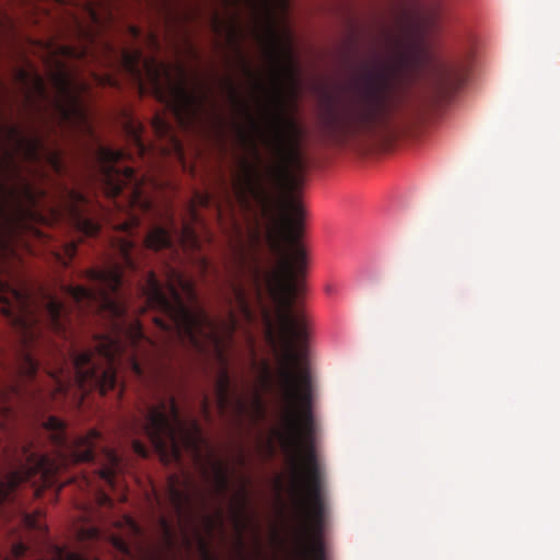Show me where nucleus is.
<instances>
[{
  "instance_id": "obj_1",
  "label": "nucleus",
  "mask_w": 560,
  "mask_h": 560,
  "mask_svg": "<svg viewBox=\"0 0 560 560\" xmlns=\"http://www.w3.org/2000/svg\"><path fill=\"white\" fill-rule=\"evenodd\" d=\"M93 268V317L105 331L93 340V389L102 395L117 384V366L128 361L148 390L133 420L136 430L151 442L163 460L179 462L184 452L199 458L205 444L197 420L185 422L171 393L163 357L173 343L214 357L221 370L214 394L224 413L236 400L228 371V350L243 325H258L277 362L276 389L282 405L277 439L289 462L288 492L298 518V555L301 560H327L324 533L328 515L325 472L315 447L316 420L313 384L302 364L308 338L307 318L295 300L303 291L306 253H271L273 265H262L257 253H231L222 287L225 314L211 317L199 304L194 283L173 267L166 268L165 285L153 271L139 287L144 304L133 313H159L153 323L160 332L149 338L138 318L129 314L121 292L125 270L138 268L135 253H117Z\"/></svg>"
},
{
  "instance_id": "obj_2",
  "label": "nucleus",
  "mask_w": 560,
  "mask_h": 560,
  "mask_svg": "<svg viewBox=\"0 0 560 560\" xmlns=\"http://www.w3.org/2000/svg\"><path fill=\"white\" fill-rule=\"evenodd\" d=\"M441 14L440 7H433L423 12H404L399 16L395 65L365 67L348 93L323 106L319 125L327 141L343 147L353 139L385 129L392 117V90L398 73L427 75L443 96L464 84L470 56L445 55L432 43Z\"/></svg>"
},
{
  "instance_id": "obj_3",
  "label": "nucleus",
  "mask_w": 560,
  "mask_h": 560,
  "mask_svg": "<svg viewBox=\"0 0 560 560\" xmlns=\"http://www.w3.org/2000/svg\"><path fill=\"white\" fill-rule=\"evenodd\" d=\"M14 81L24 95L25 106L34 108L44 121L48 118L65 128H90L89 114L82 100L89 84L63 61H55L48 78L52 89L49 94L45 80L31 62L15 67Z\"/></svg>"
},
{
  "instance_id": "obj_4",
  "label": "nucleus",
  "mask_w": 560,
  "mask_h": 560,
  "mask_svg": "<svg viewBox=\"0 0 560 560\" xmlns=\"http://www.w3.org/2000/svg\"><path fill=\"white\" fill-rule=\"evenodd\" d=\"M58 469V465L48 456L32 450L31 445L22 447V457L19 466L5 471L0 479V502L11 500V494L23 482L33 478L48 479Z\"/></svg>"
},
{
  "instance_id": "obj_5",
  "label": "nucleus",
  "mask_w": 560,
  "mask_h": 560,
  "mask_svg": "<svg viewBox=\"0 0 560 560\" xmlns=\"http://www.w3.org/2000/svg\"><path fill=\"white\" fill-rule=\"evenodd\" d=\"M45 428L51 433V439L65 458L63 462L85 463L92 462L95 457L96 444L101 439V433L92 429L88 434L78 436L72 441L68 440L66 434V425L62 420L55 416H50Z\"/></svg>"
},
{
  "instance_id": "obj_6",
  "label": "nucleus",
  "mask_w": 560,
  "mask_h": 560,
  "mask_svg": "<svg viewBox=\"0 0 560 560\" xmlns=\"http://www.w3.org/2000/svg\"><path fill=\"white\" fill-rule=\"evenodd\" d=\"M159 77L160 70L155 69L153 71V89L156 96L166 103L178 120L195 119L203 104L205 95L189 91L184 82L171 84L168 95H165Z\"/></svg>"
},
{
  "instance_id": "obj_7",
  "label": "nucleus",
  "mask_w": 560,
  "mask_h": 560,
  "mask_svg": "<svg viewBox=\"0 0 560 560\" xmlns=\"http://www.w3.org/2000/svg\"><path fill=\"white\" fill-rule=\"evenodd\" d=\"M7 135L9 140L13 143L14 152L20 154L25 162L35 164L47 162L57 172L61 171L62 165L59 153L49 149L37 132L25 136L16 126H9L7 128Z\"/></svg>"
},
{
  "instance_id": "obj_8",
  "label": "nucleus",
  "mask_w": 560,
  "mask_h": 560,
  "mask_svg": "<svg viewBox=\"0 0 560 560\" xmlns=\"http://www.w3.org/2000/svg\"><path fill=\"white\" fill-rule=\"evenodd\" d=\"M255 4L260 3L262 8L265 9L266 13L268 14V18L270 20L269 25V36H270V58H272L275 61H279L280 57H284L287 59V67L289 70L292 68V46H291V35L289 31H284L283 34H279L273 25V19L271 16V1L272 0H252ZM280 5L283 9H287L288 7V0H279Z\"/></svg>"
},
{
  "instance_id": "obj_9",
  "label": "nucleus",
  "mask_w": 560,
  "mask_h": 560,
  "mask_svg": "<svg viewBox=\"0 0 560 560\" xmlns=\"http://www.w3.org/2000/svg\"><path fill=\"white\" fill-rule=\"evenodd\" d=\"M71 217L74 228L84 236H96L101 231V225L95 220L86 217L79 208L71 209Z\"/></svg>"
},
{
  "instance_id": "obj_10",
  "label": "nucleus",
  "mask_w": 560,
  "mask_h": 560,
  "mask_svg": "<svg viewBox=\"0 0 560 560\" xmlns=\"http://www.w3.org/2000/svg\"><path fill=\"white\" fill-rule=\"evenodd\" d=\"M144 246L152 250L170 248L173 246L172 236L165 228L154 226L145 235Z\"/></svg>"
},
{
  "instance_id": "obj_11",
  "label": "nucleus",
  "mask_w": 560,
  "mask_h": 560,
  "mask_svg": "<svg viewBox=\"0 0 560 560\" xmlns=\"http://www.w3.org/2000/svg\"><path fill=\"white\" fill-rule=\"evenodd\" d=\"M121 66L135 81L138 82L142 89V72L139 68L141 61V52L139 50L129 51L122 50L120 54Z\"/></svg>"
},
{
  "instance_id": "obj_12",
  "label": "nucleus",
  "mask_w": 560,
  "mask_h": 560,
  "mask_svg": "<svg viewBox=\"0 0 560 560\" xmlns=\"http://www.w3.org/2000/svg\"><path fill=\"white\" fill-rule=\"evenodd\" d=\"M106 457L108 464L102 469H100V478L108 486L114 487L116 482V476L120 466V458L116 454V452L112 450H107Z\"/></svg>"
},
{
  "instance_id": "obj_13",
  "label": "nucleus",
  "mask_w": 560,
  "mask_h": 560,
  "mask_svg": "<svg viewBox=\"0 0 560 560\" xmlns=\"http://www.w3.org/2000/svg\"><path fill=\"white\" fill-rule=\"evenodd\" d=\"M212 480L218 493H224L229 488V475L221 462H212Z\"/></svg>"
},
{
  "instance_id": "obj_14",
  "label": "nucleus",
  "mask_w": 560,
  "mask_h": 560,
  "mask_svg": "<svg viewBox=\"0 0 560 560\" xmlns=\"http://www.w3.org/2000/svg\"><path fill=\"white\" fill-rule=\"evenodd\" d=\"M60 52L62 56L69 59L82 60L89 57L90 47H73V46H62L60 47Z\"/></svg>"
},
{
  "instance_id": "obj_15",
  "label": "nucleus",
  "mask_w": 560,
  "mask_h": 560,
  "mask_svg": "<svg viewBox=\"0 0 560 560\" xmlns=\"http://www.w3.org/2000/svg\"><path fill=\"white\" fill-rule=\"evenodd\" d=\"M226 86H228V90H229V94H230V98L231 101L238 107H241L246 114H248V108L247 106L243 103V101L241 100L240 95H238V92L234 85V83L232 81H228L226 82Z\"/></svg>"
},
{
  "instance_id": "obj_16",
  "label": "nucleus",
  "mask_w": 560,
  "mask_h": 560,
  "mask_svg": "<svg viewBox=\"0 0 560 560\" xmlns=\"http://www.w3.org/2000/svg\"><path fill=\"white\" fill-rule=\"evenodd\" d=\"M21 188L25 201L34 203L36 201V194L33 186L26 179L21 178Z\"/></svg>"
},
{
  "instance_id": "obj_17",
  "label": "nucleus",
  "mask_w": 560,
  "mask_h": 560,
  "mask_svg": "<svg viewBox=\"0 0 560 560\" xmlns=\"http://www.w3.org/2000/svg\"><path fill=\"white\" fill-rule=\"evenodd\" d=\"M132 450L133 452L140 456V457H148L149 456V450L148 447L145 446V444H143L141 441L139 440H133L132 441Z\"/></svg>"
},
{
  "instance_id": "obj_18",
  "label": "nucleus",
  "mask_w": 560,
  "mask_h": 560,
  "mask_svg": "<svg viewBox=\"0 0 560 560\" xmlns=\"http://www.w3.org/2000/svg\"><path fill=\"white\" fill-rule=\"evenodd\" d=\"M182 236H183V238L190 242L192 245H195L197 243L195 233L188 224H184L183 230H182Z\"/></svg>"
},
{
  "instance_id": "obj_19",
  "label": "nucleus",
  "mask_w": 560,
  "mask_h": 560,
  "mask_svg": "<svg viewBox=\"0 0 560 560\" xmlns=\"http://www.w3.org/2000/svg\"><path fill=\"white\" fill-rule=\"evenodd\" d=\"M154 127H155L156 132H159L161 135L168 132V129H170L168 124L166 121H164L162 118H160L159 116H156L154 119Z\"/></svg>"
},
{
  "instance_id": "obj_20",
  "label": "nucleus",
  "mask_w": 560,
  "mask_h": 560,
  "mask_svg": "<svg viewBox=\"0 0 560 560\" xmlns=\"http://www.w3.org/2000/svg\"><path fill=\"white\" fill-rule=\"evenodd\" d=\"M25 551L26 547L21 542L13 546V553L16 558L23 557Z\"/></svg>"
},
{
  "instance_id": "obj_21",
  "label": "nucleus",
  "mask_w": 560,
  "mask_h": 560,
  "mask_svg": "<svg viewBox=\"0 0 560 560\" xmlns=\"http://www.w3.org/2000/svg\"><path fill=\"white\" fill-rule=\"evenodd\" d=\"M66 254L71 259L77 254V245L74 243H69L66 245Z\"/></svg>"
},
{
  "instance_id": "obj_22",
  "label": "nucleus",
  "mask_w": 560,
  "mask_h": 560,
  "mask_svg": "<svg viewBox=\"0 0 560 560\" xmlns=\"http://www.w3.org/2000/svg\"><path fill=\"white\" fill-rule=\"evenodd\" d=\"M7 160H8V164L11 168H13V171L15 172L16 175H19V170H18V166L15 165V162H14V156H13V153L12 152H7Z\"/></svg>"
},
{
  "instance_id": "obj_23",
  "label": "nucleus",
  "mask_w": 560,
  "mask_h": 560,
  "mask_svg": "<svg viewBox=\"0 0 560 560\" xmlns=\"http://www.w3.org/2000/svg\"><path fill=\"white\" fill-rule=\"evenodd\" d=\"M201 409H202V412L205 413V416L208 418L210 417V411H209V400H208V397H203L202 398V401H201Z\"/></svg>"
},
{
  "instance_id": "obj_24",
  "label": "nucleus",
  "mask_w": 560,
  "mask_h": 560,
  "mask_svg": "<svg viewBox=\"0 0 560 560\" xmlns=\"http://www.w3.org/2000/svg\"><path fill=\"white\" fill-rule=\"evenodd\" d=\"M25 522L31 527L39 528V525L37 524L36 518L31 515H25Z\"/></svg>"
},
{
  "instance_id": "obj_25",
  "label": "nucleus",
  "mask_w": 560,
  "mask_h": 560,
  "mask_svg": "<svg viewBox=\"0 0 560 560\" xmlns=\"http://www.w3.org/2000/svg\"><path fill=\"white\" fill-rule=\"evenodd\" d=\"M98 81L103 82V83H106V84H109V85H117V82L115 79H113L112 77L107 75L105 78H97Z\"/></svg>"
},
{
  "instance_id": "obj_26",
  "label": "nucleus",
  "mask_w": 560,
  "mask_h": 560,
  "mask_svg": "<svg viewBox=\"0 0 560 560\" xmlns=\"http://www.w3.org/2000/svg\"><path fill=\"white\" fill-rule=\"evenodd\" d=\"M71 198L78 201H84V197L80 192L71 191Z\"/></svg>"
},
{
  "instance_id": "obj_27",
  "label": "nucleus",
  "mask_w": 560,
  "mask_h": 560,
  "mask_svg": "<svg viewBox=\"0 0 560 560\" xmlns=\"http://www.w3.org/2000/svg\"><path fill=\"white\" fill-rule=\"evenodd\" d=\"M116 546L121 551H127V549H128V547L126 546V544L122 540H117Z\"/></svg>"
},
{
  "instance_id": "obj_28",
  "label": "nucleus",
  "mask_w": 560,
  "mask_h": 560,
  "mask_svg": "<svg viewBox=\"0 0 560 560\" xmlns=\"http://www.w3.org/2000/svg\"><path fill=\"white\" fill-rule=\"evenodd\" d=\"M0 190H1L3 194L9 192V194H10V195H12V196L14 195V191H9V190L7 189V187H5L3 184H1V183H0Z\"/></svg>"
},
{
  "instance_id": "obj_29",
  "label": "nucleus",
  "mask_w": 560,
  "mask_h": 560,
  "mask_svg": "<svg viewBox=\"0 0 560 560\" xmlns=\"http://www.w3.org/2000/svg\"><path fill=\"white\" fill-rule=\"evenodd\" d=\"M326 292H327L328 294H332V293H335V289H334V287H332V285H327V287H326Z\"/></svg>"
},
{
  "instance_id": "obj_30",
  "label": "nucleus",
  "mask_w": 560,
  "mask_h": 560,
  "mask_svg": "<svg viewBox=\"0 0 560 560\" xmlns=\"http://www.w3.org/2000/svg\"><path fill=\"white\" fill-rule=\"evenodd\" d=\"M81 33H83L82 35L85 37L86 40L89 42H92V37L91 35L86 34L84 31L80 30Z\"/></svg>"
},
{
  "instance_id": "obj_31",
  "label": "nucleus",
  "mask_w": 560,
  "mask_h": 560,
  "mask_svg": "<svg viewBox=\"0 0 560 560\" xmlns=\"http://www.w3.org/2000/svg\"><path fill=\"white\" fill-rule=\"evenodd\" d=\"M0 88H1V90H2L3 92H7V90H8V89H7V86H5V84H4V82H3V81H1V80H0Z\"/></svg>"
},
{
  "instance_id": "obj_32",
  "label": "nucleus",
  "mask_w": 560,
  "mask_h": 560,
  "mask_svg": "<svg viewBox=\"0 0 560 560\" xmlns=\"http://www.w3.org/2000/svg\"><path fill=\"white\" fill-rule=\"evenodd\" d=\"M135 138H136V141L138 142V144L142 148V145L140 144V138L135 133Z\"/></svg>"
},
{
  "instance_id": "obj_33",
  "label": "nucleus",
  "mask_w": 560,
  "mask_h": 560,
  "mask_svg": "<svg viewBox=\"0 0 560 560\" xmlns=\"http://www.w3.org/2000/svg\"><path fill=\"white\" fill-rule=\"evenodd\" d=\"M246 71H247V73H248L250 77H253V75H254V74L252 73L250 69H249L247 66H246Z\"/></svg>"
},
{
  "instance_id": "obj_34",
  "label": "nucleus",
  "mask_w": 560,
  "mask_h": 560,
  "mask_svg": "<svg viewBox=\"0 0 560 560\" xmlns=\"http://www.w3.org/2000/svg\"><path fill=\"white\" fill-rule=\"evenodd\" d=\"M91 14H92V16H93V19H94V20H96V19H97V16H96V13H95V12H91Z\"/></svg>"
},
{
  "instance_id": "obj_35",
  "label": "nucleus",
  "mask_w": 560,
  "mask_h": 560,
  "mask_svg": "<svg viewBox=\"0 0 560 560\" xmlns=\"http://www.w3.org/2000/svg\"><path fill=\"white\" fill-rule=\"evenodd\" d=\"M4 27L3 22L0 20V31Z\"/></svg>"
},
{
  "instance_id": "obj_36",
  "label": "nucleus",
  "mask_w": 560,
  "mask_h": 560,
  "mask_svg": "<svg viewBox=\"0 0 560 560\" xmlns=\"http://www.w3.org/2000/svg\"><path fill=\"white\" fill-rule=\"evenodd\" d=\"M132 32L137 35L138 34V30L136 27H132Z\"/></svg>"
},
{
  "instance_id": "obj_37",
  "label": "nucleus",
  "mask_w": 560,
  "mask_h": 560,
  "mask_svg": "<svg viewBox=\"0 0 560 560\" xmlns=\"http://www.w3.org/2000/svg\"><path fill=\"white\" fill-rule=\"evenodd\" d=\"M3 212V206L0 203V213Z\"/></svg>"
},
{
  "instance_id": "obj_38",
  "label": "nucleus",
  "mask_w": 560,
  "mask_h": 560,
  "mask_svg": "<svg viewBox=\"0 0 560 560\" xmlns=\"http://www.w3.org/2000/svg\"><path fill=\"white\" fill-rule=\"evenodd\" d=\"M7 24H9V27H12V24L10 21H7Z\"/></svg>"
},
{
  "instance_id": "obj_39",
  "label": "nucleus",
  "mask_w": 560,
  "mask_h": 560,
  "mask_svg": "<svg viewBox=\"0 0 560 560\" xmlns=\"http://www.w3.org/2000/svg\"><path fill=\"white\" fill-rule=\"evenodd\" d=\"M7 24H9V27H12V24L10 21H7Z\"/></svg>"
}]
</instances>
